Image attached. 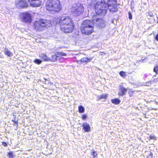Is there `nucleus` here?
Returning <instances> with one entry per match:
<instances>
[{"label": "nucleus", "mask_w": 158, "mask_h": 158, "mask_svg": "<svg viewBox=\"0 0 158 158\" xmlns=\"http://www.w3.org/2000/svg\"><path fill=\"white\" fill-rule=\"evenodd\" d=\"M59 23L62 31L65 33L71 32L74 28L73 20L69 16L61 17L59 21Z\"/></svg>", "instance_id": "nucleus-1"}, {"label": "nucleus", "mask_w": 158, "mask_h": 158, "mask_svg": "<svg viewBox=\"0 0 158 158\" xmlns=\"http://www.w3.org/2000/svg\"><path fill=\"white\" fill-rule=\"evenodd\" d=\"M46 7L47 10L53 12L58 11L61 8L58 0H48L46 3Z\"/></svg>", "instance_id": "nucleus-2"}, {"label": "nucleus", "mask_w": 158, "mask_h": 158, "mask_svg": "<svg viewBox=\"0 0 158 158\" xmlns=\"http://www.w3.org/2000/svg\"><path fill=\"white\" fill-rule=\"evenodd\" d=\"M51 25L50 20L43 19L35 22L34 24V28L37 31H41L43 30L44 27L47 28Z\"/></svg>", "instance_id": "nucleus-3"}, {"label": "nucleus", "mask_w": 158, "mask_h": 158, "mask_svg": "<svg viewBox=\"0 0 158 158\" xmlns=\"http://www.w3.org/2000/svg\"><path fill=\"white\" fill-rule=\"evenodd\" d=\"M108 9L107 4L104 1L98 2L96 5L95 11L97 14L105 15Z\"/></svg>", "instance_id": "nucleus-4"}, {"label": "nucleus", "mask_w": 158, "mask_h": 158, "mask_svg": "<svg viewBox=\"0 0 158 158\" xmlns=\"http://www.w3.org/2000/svg\"><path fill=\"white\" fill-rule=\"evenodd\" d=\"M71 11L74 15L78 16L83 12L84 8L80 4H77L75 6L72 7Z\"/></svg>", "instance_id": "nucleus-5"}, {"label": "nucleus", "mask_w": 158, "mask_h": 158, "mask_svg": "<svg viewBox=\"0 0 158 158\" xmlns=\"http://www.w3.org/2000/svg\"><path fill=\"white\" fill-rule=\"evenodd\" d=\"M21 18L23 21L26 23H30L31 21V15L29 13L25 12L22 14Z\"/></svg>", "instance_id": "nucleus-6"}, {"label": "nucleus", "mask_w": 158, "mask_h": 158, "mask_svg": "<svg viewBox=\"0 0 158 158\" xmlns=\"http://www.w3.org/2000/svg\"><path fill=\"white\" fill-rule=\"evenodd\" d=\"M16 6L18 8L27 7L28 4L27 2L21 0H17L15 2Z\"/></svg>", "instance_id": "nucleus-7"}, {"label": "nucleus", "mask_w": 158, "mask_h": 158, "mask_svg": "<svg viewBox=\"0 0 158 158\" xmlns=\"http://www.w3.org/2000/svg\"><path fill=\"white\" fill-rule=\"evenodd\" d=\"M93 27H85V26L81 27V32L83 34L88 35L91 33L93 31Z\"/></svg>", "instance_id": "nucleus-8"}, {"label": "nucleus", "mask_w": 158, "mask_h": 158, "mask_svg": "<svg viewBox=\"0 0 158 158\" xmlns=\"http://www.w3.org/2000/svg\"><path fill=\"white\" fill-rule=\"evenodd\" d=\"M93 22L99 27H104L105 26V21L102 19L95 18L93 20Z\"/></svg>", "instance_id": "nucleus-9"}, {"label": "nucleus", "mask_w": 158, "mask_h": 158, "mask_svg": "<svg viewBox=\"0 0 158 158\" xmlns=\"http://www.w3.org/2000/svg\"><path fill=\"white\" fill-rule=\"evenodd\" d=\"M31 5L33 6H39L41 4V0H28Z\"/></svg>", "instance_id": "nucleus-10"}, {"label": "nucleus", "mask_w": 158, "mask_h": 158, "mask_svg": "<svg viewBox=\"0 0 158 158\" xmlns=\"http://www.w3.org/2000/svg\"><path fill=\"white\" fill-rule=\"evenodd\" d=\"M85 26V27H93V23L90 20H86L83 21L81 27Z\"/></svg>", "instance_id": "nucleus-11"}, {"label": "nucleus", "mask_w": 158, "mask_h": 158, "mask_svg": "<svg viewBox=\"0 0 158 158\" xmlns=\"http://www.w3.org/2000/svg\"><path fill=\"white\" fill-rule=\"evenodd\" d=\"M92 59H89L87 58L84 57L81 59V60H78L77 61V64H81L82 63H87L88 62H90Z\"/></svg>", "instance_id": "nucleus-12"}, {"label": "nucleus", "mask_w": 158, "mask_h": 158, "mask_svg": "<svg viewBox=\"0 0 158 158\" xmlns=\"http://www.w3.org/2000/svg\"><path fill=\"white\" fill-rule=\"evenodd\" d=\"M108 9L110 11H116L117 10L118 8L116 4L114 5H107Z\"/></svg>", "instance_id": "nucleus-13"}, {"label": "nucleus", "mask_w": 158, "mask_h": 158, "mask_svg": "<svg viewBox=\"0 0 158 158\" xmlns=\"http://www.w3.org/2000/svg\"><path fill=\"white\" fill-rule=\"evenodd\" d=\"M40 56L43 61H48L50 60V57H48L45 54L41 53L40 55Z\"/></svg>", "instance_id": "nucleus-14"}, {"label": "nucleus", "mask_w": 158, "mask_h": 158, "mask_svg": "<svg viewBox=\"0 0 158 158\" xmlns=\"http://www.w3.org/2000/svg\"><path fill=\"white\" fill-rule=\"evenodd\" d=\"M83 129L85 131L89 132L90 131V127L89 124L86 123H84L82 125Z\"/></svg>", "instance_id": "nucleus-15"}, {"label": "nucleus", "mask_w": 158, "mask_h": 158, "mask_svg": "<svg viewBox=\"0 0 158 158\" xmlns=\"http://www.w3.org/2000/svg\"><path fill=\"white\" fill-rule=\"evenodd\" d=\"M119 90L120 91H119L118 94L120 96H122L124 94L125 92H127V89L124 88L123 86H121Z\"/></svg>", "instance_id": "nucleus-16"}, {"label": "nucleus", "mask_w": 158, "mask_h": 158, "mask_svg": "<svg viewBox=\"0 0 158 158\" xmlns=\"http://www.w3.org/2000/svg\"><path fill=\"white\" fill-rule=\"evenodd\" d=\"M57 55L56 53L55 55H53L52 56L51 59L50 58L49 61L52 62L56 61L57 60Z\"/></svg>", "instance_id": "nucleus-17"}, {"label": "nucleus", "mask_w": 158, "mask_h": 158, "mask_svg": "<svg viewBox=\"0 0 158 158\" xmlns=\"http://www.w3.org/2000/svg\"><path fill=\"white\" fill-rule=\"evenodd\" d=\"M56 54L57 55V56L58 57H61L63 56H66V54L62 52H56Z\"/></svg>", "instance_id": "nucleus-18"}, {"label": "nucleus", "mask_w": 158, "mask_h": 158, "mask_svg": "<svg viewBox=\"0 0 158 158\" xmlns=\"http://www.w3.org/2000/svg\"><path fill=\"white\" fill-rule=\"evenodd\" d=\"M116 0H108L107 2V5H114L116 4Z\"/></svg>", "instance_id": "nucleus-19"}, {"label": "nucleus", "mask_w": 158, "mask_h": 158, "mask_svg": "<svg viewBox=\"0 0 158 158\" xmlns=\"http://www.w3.org/2000/svg\"><path fill=\"white\" fill-rule=\"evenodd\" d=\"M5 53L9 56H13V53L10 51L5 48L4 50Z\"/></svg>", "instance_id": "nucleus-20"}, {"label": "nucleus", "mask_w": 158, "mask_h": 158, "mask_svg": "<svg viewBox=\"0 0 158 158\" xmlns=\"http://www.w3.org/2000/svg\"><path fill=\"white\" fill-rule=\"evenodd\" d=\"M111 102L113 104H118L120 103V101L117 98H115L114 99H112Z\"/></svg>", "instance_id": "nucleus-21"}, {"label": "nucleus", "mask_w": 158, "mask_h": 158, "mask_svg": "<svg viewBox=\"0 0 158 158\" xmlns=\"http://www.w3.org/2000/svg\"><path fill=\"white\" fill-rule=\"evenodd\" d=\"M107 97V95L105 94H102V95L98 96V98L97 99V100H99L100 99H101L102 98H104V99H106Z\"/></svg>", "instance_id": "nucleus-22"}, {"label": "nucleus", "mask_w": 158, "mask_h": 158, "mask_svg": "<svg viewBox=\"0 0 158 158\" xmlns=\"http://www.w3.org/2000/svg\"><path fill=\"white\" fill-rule=\"evenodd\" d=\"M79 112L80 113H83L85 111V108L81 106L78 107Z\"/></svg>", "instance_id": "nucleus-23"}, {"label": "nucleus", "mask_w": 158, "mask_h": 158, "mask_svg": "<svg viewBox=\"0 0 158 158\" xmlns=\"http://www.w3.org/2000/svg\"><path fill=\"white\" fill-rule=\"evenodd\" d=\"M34 62L36 64H40L41 63L42 61L41 60L36 59L34 60Z\"/></svg>", "instance_id": "nucleus-24"}, {"label": "nucleus", "mask_w": 158, "mask_h": 158, "mask_svg": "<svg viewBox=\"0 0 158 158\" xmlns=\"http://www.w3.org/2000/svg\"><path fill=\"white\" fill-rule=\"evenodd\" d=\"M120 75L123 77H125L126 76V73L123 71H121L119 73Z\"/></svg>", "instance_id": "nucleus-25"}, {"label": "nucleus", "mask_w": 158, "mask_h": 158, "mask_svg": "<svg viewBox=\"0 0 158 158\" xmlns=\"http://www.w3.org/2000/svg\"><path fill=\"white\" fill-rule=\"evenodd\" d=\"M154 71L156 73V74L158 73V67L156 66L154 68Z\"/></svg>", "instance_id": "nucleus-26"}, {"label": "nucleus", "mask_w": 158, "mask_h": 158, "mask_svg": "<svg viewBox=\"0 0 158 158\" xmlns=\"http://www.w3.org/2000/svg\"><path fill=\"white\" fill-rule=\"evenodd\" d=\"M150 139H154L155 140H156V137L153 135H151L150 136Z\"/></svg>", "instance_id": "nucleus-27"}, {"label": "nucleus", "mask_w": 158, "mask_h": 158, "mask_svg": "<svg viewBox=\"0 0 158 158\" xmlns=\"http://www.w3.org/2000/svg\"><path fill=\"white\" fill-rule=\"evenodd\" d=\"M87 118V115L85 114L84 115L82 116V119L85 120Z\"/></svg>", "instance_id": "nucleus-28"}, {"label": "nucleus", "mask_w": 158, "mask_h": 158, "mask_svg": "<svg viewBox=\"0 0 158 158\" xmlns=\"http://www.w3.org/2000/svg\"><path fill=\"white\" fill-rule=\"evenodd\" d=\"M93 156H94V157H95L96 156H97V152H93Z\"/></svg>", "instance_id": "nucleus-29"}, {"label": "nucleus", "mask_w": 158, "mask_h": 158, "mask_svg": "<svg viewBox=\"0 0 158 158\" xmlns=\"http://www.w3.org/2000/svg\"><path fill=\"white\" fill-rule=\"evenodd\" d=\"M129 19H132V14L130 12L129 13Z\"/></svg>", "instance_id": "nucleus-30"}, {"label": "nucleus", "mask_w": 158, "mask_h": 158, "mask_svg": "<svg viewBox=\"0 0 158 158\" xmlns=\"http://www.w3.org/2000/svg\"><path fill=\"white\" fill-rule=\"evenodd\" d=\"M148 15L152 17L153 16V14L152 12H149L148 13Z\"/></svg>", "instance_id": "nucleus-31"}, {"label": "nucleus", "mask_w": 158, "mask_h": 158, "mask_svg": "<svg viewBox=\"0 0 158 158\" xmlns=\"http://www.w3.org/2000/svg\"><path fill=\"white\" fill-rule=\"evenodd\" d=\"M106 54L105 52H100L99 55L100 56H103L105 55Z\"/></svg>", "instance_id": "nucleus-32"}, {"label": "nucleus", "mask_w": 158, "mask_h": 158, "mask_svg": "<svg viewBox=\"0 0 158 158\" xmlns=\"http://www.w3.org/2000/svg\"><path fill=\"white\" fill-rule=\"evenodd\" d=\"M8 155L9 156H10V157H13V153L12 152H9V153Z\"/></svg>", "instance_id": "nucleus-33"}, {"label": "nucleus", "mask_w": 158, "mask_h": 158, "mask_svg": "<svg viewBox=\"0 0 158 158\" xmlns=\"http://www.w3.org/2000/svg\"><path fill=\"white\" fill-rule=\"evenodd\" d=\"M12 121L15 124H17L18 122L17 121H16L15 120H12Z\"/></svg>", "instance_id": "nucleus-34"}, {"label": "nucleus", "mask_w": 158, "mask_h": 158, "mask_svg": "<svg viewBox=\"0 0 158 158\" xmlns=\"http://www.w3.org/2000/svg\"><path fill=\"white\" fill-rule=\"evenodd\" d=\"M158 81L157 79H155L153 80V81L154 82H156Z\"/></svg>", "instance_id": "nucleus-35"}, {"label": "nucleus", "mask_w": 158, "mask_h": 158, "mask_svg": "<svg viewBox=\"0 0 158 158\" xmlns=\"http://www.w3.org/2000/svg\"><path fill=\"white\" fill-rule=\"evenodd\" d=\"M2 144L5 146H7V144L6 143L3 142L2 143Z\"/></svg>", "instance_id": "nucleus-36"}, {"label": "nucleus", "mask_w": 158, "mask_h": 158, "mask_svg": "<svg viewBox=\"0 0 158 158\" xmlns=\"http://www.w3.org/2000/svg\"><path fill=\"white\" fill-rule=\"evenodd\" d=\"M156 39L158 40V34L156 36Z\"/></svg>", "instance_id": "nucleus-37"}, {"label": "nucleus", "mask_w": 158, "mask_h": 158, "mask_svg": "<svg viewBox=\"0 0 158 158\" xmlns=\"http://www.w3.org/2000/svg\"><path fill=\"white\" fill-rule=\"evenodd\" d=\"M2 55L1 53V52H0V57L2 58Z\"/></svg>", "instance_id": "nucleus-38"}, {"label": "nucleus", "mask_w": 158, "mask_h": 158, "mask_svg": "<svg viewBox=\"0 0 158 158\" xmlns=\"http://www.w3.org/2000/svg\"><path fill=\"white\" fill-rule=\"evenodd\" d=\"M156 18H157V20H156L157 23H158V16L156 17Z\"/></svg>", "instance_id": "nucleus-39"}]
</instances>
